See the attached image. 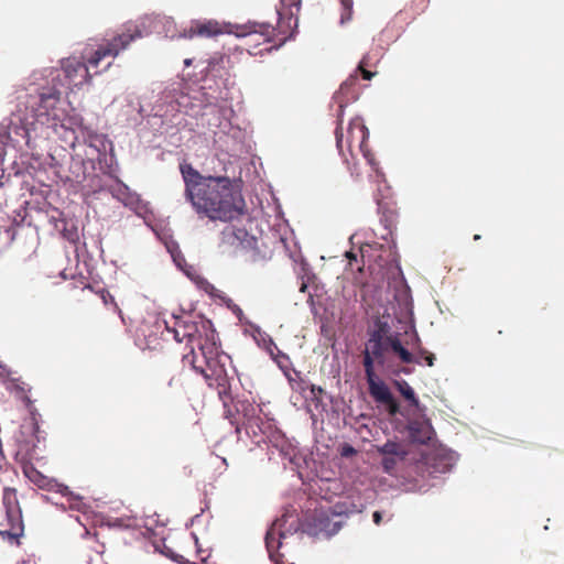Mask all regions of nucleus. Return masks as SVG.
Instances as JSON below:
<instances>
[{"label":"nucleus","mask_w":564,"mask_h":564,"mask_svg":"<svg viewBox=\"0 0 564 564\" xmlns=\"http://www.w3.org/2000/svg\"><path fill=\"white\" fill-rule=\"evenodd\" d=\"M394 386L400 394L409 402L410 406H413L419 413H423L425 408L421 405L414 390L405 380L394 381Z\"/></svg>","instance_id":"nucleus-14"},{"label":"nucleus","mask_w":564,"mask_h":564,"mask_svg":"<svg viewBox=\"0 0 564 564\" xmlns=\"http://www.w3.org/2000/svg\"><path fill=\"white\" fill-rule=\"evenodd\" d=\"M357 270H358L359 272H361V271H362V267L358 265Z\"/></svg>","instance_id":"nucleus-34"},{"label":"nucleus","mask_w":564,"mask_h":564,"mask_svg":"<svg viewBox=\"0 0 564 564\" xmlns=\"http://www.w3.org/2000/svg\"><path fill=\"white\" fill-rule=\"evenodd\" d=\"M310 390H311V393H312L314 397H317L318 394H322V393H323V391H324L321 387H317V386H315V384H311Z\"/></svg>","instance_id":"nucleus-29"},{"label":"nucleus","mask_w":564,"mask_h":564,"mask_svg":"<svg viewBox=\"0 0 564 564\" xmlns=\"http://www.w3.org/2000/svg\"><path fill=\"white\" fill-rule=\"evenodd\" d=\"M221 301L226 304V306L231 311L234 301L230 297L227 296H220Z\"/></svg>","instance_id":"nucleus-31"},{"label":"nucleus","mask_w":564,"mask_h":564,"mask_svg":"<svg viewBox=\"0 0 564 564\" xmlns=\"http://www.w3.org/2000/svg\"><path fill=\"white\" fill-rule=\"evenodd\" d=\"M344 113V105L343 104H339V115H338V124H337V128H336V131H335V137H336V147L339 151V153L341 155H344V152H343V138H344V133H343V128H341V123H343V120H341V116Z\"/></svg>","instance_id":"nucleus-17"},{"label":"nucleus","mask_w":564,"mask_h":564,"mask_svg":"<svg viewBox=\"0 0 564 564\" xmlns=\"http://www.w3.org/2000/svg\"><path fill=\"white\" fill-rule=\"evenodd\" d=\"M231 312L237 316L239 321H242L243 312L237 304H232Z\"/></svg>","instance_id":"nucleus-27"},{"label":"nucleus","mask_w":564,"mask_h":564,"mask_svg":"<svg viewBox=\"0 0 564 564\" xmlns=\"http://www.w3.org/2000/svg\"><path fill=\"white\" fill-rule=\"evenodd\" d=\"M430 354L426 349H417V358L401 343L400 335L392 333L389 323L376 317L367 328V340L362 350V366L369 388V393L377 403L386 405L390 415L400 413V405L383 381L376 375V366L386 367L392 356L402 364L420 362Z\"/></svg>","instance_id":"nucleus-2"},{"label":"nucleus","mask_w":564,"mask_h":564,"mask_svg":"<svg viewBox=\"0 0 564 564\" xmlns=\"http://www.w3.org/2000/svg\"><path fill=\"white\" fill-rule=\"evenodd\" d=\"M180 171L185 198L200 217L227 223L245 214V198L229 177L202 175L191 164H181Z\"/></svg>","instance_id":"nucleus-3"},{"label":"nucleus","mask_w":564,"mask_h":564,"mask_svg":"<svg viewBox=\"0 0 564 564\" xmlns=\"http://www.w3.org/2000/svg\"><path fill=\"white\" fill-rule=\"evenodd\" d=\"M281 521L282 520H276L275 522H273V524L270 527L265 534V546L272 560L274 558L275 553L282 545L281 539L284 538V533L280 531L282 525Z\"/></svg>","instance_id":"nucleus-12"},{"label":"nucleus","mask_w":564,"mask_h":564,"mask_svg":"<svg viewBox=\"0 0 564 564\" xmlns=\"http://www.w3.org/2000/svg\"><path fill=\"white\" fill-rule=\"evenodd\" d=\"M62 93L55 86L43 88L35 95H26L25 99L18 105L8 122L1 124L6 129V135L11 141L19 142V139L29 141L30 132L36 130V126L52 129L53 132L65 140L74 131L67 128V113L62 107Z\"/></svg>","instance_id":"nucleus-4"},{"label":"nucleus","mask_w":564,"mask_h":564,"mask_svg":"<svg viewBox=\"0 0 564 564\" xmlns=\"http://www.w3.org/2000/svg\"><path fill=\"white\" fill-rule=\"evenodd\" d=\"M167 386L174 390H181L183 389V379L182 375L172 376L167 382Z\"/></svg>","instance_id":"nucleus-22"},{"label":"nucleus","mask_w":564,"mask_h":564,"mask_svg":"<svg viewBox=\"0 0 564 564\" xmlns=\"http://www.w3.org/2000/svg\"><path fill=\"white\" fill-rule=\"evenodd\" d=\"M274 359H275V361L278 362V365H279V367H280L281 369L288 368V365H285V364H288V362H289V357H288L285 354L281 352V351L279 350V352H278V355L274 357Z\"/></svg>","instance_id":"nucleus-24"},{"label":"nucleus","mask_w":564,"mask_h":564,"mask_svg":"<svg viewBox=\"0 0 564 564\" xmlns=\"http://www.w3.org/2000/svg\"><path fill=\"white\" fill-rule=\"evenodd\" d=\"M372 519H373V522L376 524H380L381 521H382V514L380 511H375L373 514H372Z\"/></svg>","instance_id":"nucleus-30"},{"label":"nucleus","mask_w":564,"mask_h":564,"mask_svg":"<svg viewBox=\"0 0 564 564\" xmlns=\"http://www.w3.org/2000/svg\"><path fill=\"white\" fill-rule=\"evenodd\" d=\"M225 33V25L220 24L216 20H195L192 21L188 28H185L181 37L183 39H193L195 36L199 37H215Z\"/></svg>","instance_id":"nucleus-7"},{"label":"nucleus","mask_w":564,"mask_h":564,"mask_svg":"<svg viewBox=\"0 0 564 564\" xmlns=\"http://www.w3.org/2000/svg\"><path fill=\"white\" fill-rule=\"evenodd\" d=\"M361 153L364 154V158L367 160V162L375 167L377 165V162L375 160V155L371 153V151L368 149L367 142L364 144V149L359 148Z\"/></svg>","instance_id":"nucleus-23"},{"label":"nucleus","mask_w":564,"mask_h":564,"mask_svg":"<svg viewBox=\"0 0 564 564\" xmlns=\"http://www.w3.org/2000/svg\"><path fill=\"white\" fill-rule=\"evenodd\" d=\"M2 503L6 510V521L0 523V535L10 542H17L23 534L22 512L14 488H4Z\"/></svg>","instance_id":"nucleus-6"},{"label":"nucleus","mask_w":564,"mask_h":564,"mask_svg":"<svg viewBox=\"0 0 564 564\" xmlns=\"http://www.w3.org/2000/svg\"><path fill=\"white\" fill-rule=\"evenodd\" d=\"M341 4V14H340V22L346 23L349 22L352 18V0H339Z\"/></svg>","instance_id":"nucleus-19"},{"label":"nucleus","mask_w":564,"mask_h":564,"mask_svg":"<svg viewBox=\"0 0 564 564\" xmlns=\"http://www.w3.org/2000/svg\"><path fill=\"white\" fill-rule=\"evenodd\" d=\"M28 477L41 489L55 491L63 496H67L69 494V489L67 486L58 484L57 481L47 478L46 476L42 475L36 470H33L31 474H28Z\"/></svg>","instance_id":"nucleus-11"},{"label":"nucleus","mask_w":564,"mask_h":564,"mask_svg":"<svg viewBox=\"0 0 564 564\" xmlns=\"http://www.w3.org/2000/svg\"><path fill=\"white\" fill-rule=\"evenodd\" d=\"M367 66H369V56L365 55L359 62L357 70L360 72L364 79L370 80L376 75V73L368 70Z\"/></svg>","instance_id":"nucleus-20"},{"label":"nucleus","mask_w":564,"mask_h":564,"mask_svg":"<svg viewBox=\"0 0 564 564\" xmlns=\"http://www.w3.org/2000/svg\"><path fill=\"white\" fill-rule=\"evenodd\" d=\"M434 359H435V357H434V355H433V354H431V352H430V354H427V355L425 356V358H424V360L427 362V365H429L430 367H432V366H433V364H434Z\"/></svg>","instance_id":"nucleus-32"},{"label":"nucleus","mask_w":564,"mask_h":564,"mask_svg":"<svg viewBox=\"0 0 564 564\" xmlns=\"http://www.w3.org/2000/svg\"><path fill=\"white\" fill-rule=\"evenodd\" d=\"M145 22L147 19H141L124 23L106 44L100 45L87 57V63H83L76 57L64 59L62 62L63 79L58 78L61 85L73 89L88 83L91 78L90 69H95L94 74H99L98 67L102 59L107 57L115 58L130 43L144 36L147 33ZM57 77H61V74Z\"/></svg>","instance_id":"nucleus-5"},{"label":"nucleus","mask_w":564,"mask_h":564,"mask_svg":"<svg viewBox=\"0 0 564 564\" xmlns=\"http://www.w3.org/2000/svg\"><path fill=\"white\" fill-rule=\"evenodd\" d=\"M369 131L365 126L361 118L356 117L350 120L347 128V148L351 151V147L355 142L358 143L359 148L364 149V144L368 141Z\"/></svg>","instance_id":"nucleus-10"},{"label":"nucleus","mask_w":564,"mask_h":564,"mask_svg":"<svg viewBox=\"0 0 564 564\" xmlns=\"http://www.w3.org/2000/svg\"><path fill=\"white\" fill-rule=\"evenodd\" d=\"M420 414V419L410 420L408 423L409 437L413 443L427 444L434 436V430L430 420L424 417V412Z\"/></svg>","instance_id":"nucleus-9"},{"label":"nucleus","mask_w":564,"mask_h":564,"mask_svg":"<svg viewBox=\"0 0 564 564\" xmlns=\"http://www.w3.org/2000/svg\"><path fill=\"white\" fill-rule=\"evenodd\" d=\"M379 210L381 212V223L389 234L392 232V229L395 227L397 223V213L393 209L384 208L382 205H379Z\"/></svg>","instance_id":"nucleus-16"},{"label":"nucleus","mask_w":564,"mask_h":564,"mask_svg":"<svg viewBox=\"0 0 564 564\" xmlns=\"http://www.w3.org/2000/svg\"><path fill=\"white\" fill-rule=\"evenodd\" d=\"M165 324L176 341L182 343L186 339L189 343H196L197 350L192 347L191 352L184 355L183 360L200 373L210 388L217 390L224 405H227L232 400L230 378L226 370L229 356L220 351L212 322L209 319L195 322L189 316H173V326H170L169 322Z\"/></svg>","instance_id":"nucleus-1"},{"label":"nucleus","mask_w":564,"mask_h":564,"mask_svg":"<svg viewBox=\"0 0 564 564\" xmlns=\"http://www.w3.org/2000/svg\"><path fill=\"white\" fill-rule=\"evenodd\" d=\"M236 410L238 413L242 414L245 419V424L249 426H259L260 423L262 422L261 417L258 414L260 410L248 400L238 401L236 403Z\"/></svg>","instance_id":"nucleus-13"},{"label":"nucleus","mask_w":564,"mask_h":564,"mask_svg":"<svg viewBox=\"0 0 564 564\" xmlns=\"http://www.w3.org/2000/svg\"><path fill=\"white\" fill-rule=\"evenodd\" d=\"M377 449L383 456H397L399 459H404L406 456V451L397 442L388 441Z\"/></svg>","instance_id":"nucleus-15"},{"label":"nucleus","mask_w":564,"mask_h":564,"mask_svg":"<svg viewBox=\"0 0 564 564\" xmlns=\"http://www.w3.org/2000/svg\"><path fill=\"white\" fill-rule=\"evenodd\" d=\"M235 33L237 36L248 39L247 44L249 45L251 43L260 44L271 41V37L274 34V28L270 24L250 23L237 26V31Z\"/></svg>","instance_id":"nucleus-8"},{"label":"nucleus","mask_w":564,"mask_h":564,"mask_svg":"<svg viewBox=\"0 0 564 564\" xmlns=\"http://www.w3.org/2000/svg\"><path fill=\"white\" fill-rule=\"evenodd\" d=\"M189 64H191V61H189V59H186V61H185V65H187V66H188Z\"/></svg>","instance_id":"nucleus-33"},{"label":"nucleus","mask_w":564,"mask_h":564,"mask_svg":"<svg viewBox=\"0 0 564 564\" xmlns=\"http://www.w3.org/2000/svg\"><path fill=\"white\" fill-rule=\"evenodd\" d=\"M357 82L356 76H350L346 82H344L340 86V93L348 89L350 86L355 85Z\"/></svg>","instance_id":"nucleus-25"},{"label":"nucleus","mask_w":564,"mask_h":564,"mask_svg":"<svg viewBox=\"0 0 564 564\" xmlns=\"http://www.w3.org/2000/svg\"><path fill=\"white\" fill-rule=\"evenodd\" d=\"M346 257L348 259V267L350 270H352V262H358V258H357V254L352 253V252H346Z\"/></svg>","instance_id":"nucleus-28"},{"label":"nucleus","mask_w":564,"mask_h":564,"mask_svg":"<svg viewBox=\"0 0 564 564\" xmlns=\"http://www.w3.org/2000/svg\"><path fill=\"white\" fill-rule=\"evenodd\" d=\"M281 4L286 12L278 11V14L281 17L283 14H289L293 17L294 13L299 12L301 7V0H281Z\"/></svg>","instance_id":"nucleus-18"},{"label":"nucleus","mask_w":564,"mask_h":564,"mask_svg":"<svg viewBox=\"0 0 564 564\" xmlns=\"http://www.w3.org/2000/svg\"><path fill=\"white\" fill-rule=\"evenodd\" d=\"M400 460L399 457L397 456H384L382 458V466H383V469L387 471V473H392L395 465H397V462Z\"/></svg>","instance_id":"nucleus-21"},{"label":"nucleus","mask_w":564,"mask_h":564,"mask_svg":"<svg viewBox=\"0 0 564 564\" xmlns=\"http://www.w3.org/2000/svg\"><path fill=\"white\" fill-rule=\"evenodd\" d=\"M356 454V449L351 445H344L341 448V455L344 457H349Z\"/></svg>","instance_id":"nucleus-26"}]
</instances>
